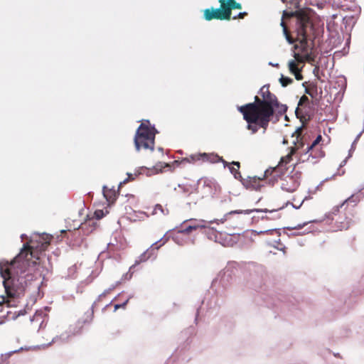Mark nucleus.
Wrapping results in <instances>:
<instances>
[{
  "mask_svg": "<svg viewBox=\"0 0 364 364\" xmlns=\"http://www.w3.org/2000/svg\"><path fill=\"white\" fill-rule=\"evenodd\" d=\"M210 154H208L206 153L203 154H193L188 158H185L182 160V163L184 162H188V163H195L198 161H210Z\"/></svg>",
  "mask_w": 364,
  "mask_h": 364,
  "instance_id": "obj_11",
  "label": "nucleus"
},
{
  "mask_svg": "<svg viewBox=\"0 0 364 364\" xmlns=\"http://www.w3.org/2000/svg\"><path fill=\"white\" fill-rule=\"evenodd\" d=\"M229 170L230 173L234 176V178L236 179H240L242 181V176L239 169L234 168L233 166H229Z\"/></svg>",
  "mask_w": 364,
  "mask_h": 364,
  "instance_id": "obj_22",
  "label": "nucleus"
},
{
  "mask_svg": "<svg viewBox=\"0 0 364 364\" xmlns=\"http://www.w3.org/2000/svg\"><path fill=\"white\" fill-rule=\"evenodd\" d=\"M305 92L306 94L309 95L311 97H314L315 95L317 94L316 89H315L314 91L313 90H310L309 89H306L305 90Z\"/></svg>",
  "mask_w": 364,
  "mask_h": 364,
  "instance_id": "obj_35",
  "label": "nucleus"
},
{
  "mask_svg": "<svg viewBox=\"0 0 364 364\" xmlns=\"http://www.w3.org/2000/svg\"><path fill=\"white\" fill-rule=\"evenodd\" d=\"M25 236H26V235H25L24 234H22L21 237V238H22V239H23V237H24Z\"/></svg>",
  "mask_w": 364,
  "mask_h": 364,
  "instance_id": "obj_54",
  "label": "nucleus"
},
{
  "mask_svg": "<svg viewBox=\"0 0 364 364\" xmlns=\"http://www.w3.org/2000/svg\"><path fill=\"white\" fill-rule=\"evenodd\" d=\"M280 26L282 27L283 28V33L285 36V38L286 40L287 41V42L289 43V44H292L294 43V40L293 38L290 36V35L288 33V31H287V26H285V23L283 21V19L282 20V22L280 23Z\"/></svg>",
  "mask_w": 364,
  "mask_h": 364,
  "instance_id": "obj_18",
  "label": "nucleus"
},
{
  "mask_svg": "<svg viewBox=\"0 0 364 364\" xmlns=\"http://www.w3.org/2000/svg\"><path fill=\"white\" fill-rule=\"evenodd\" d=\"M349 19H350V18H349V17H348V16H345V17L343 18V20H344V21H347L348 20H349Z\"/></svg>",
  "mask_w": 364,
  "mask_h": 364,
  "instance_id": "obj_48",
  "label": "nucleus"
},
{
  "mask_svg": "<svg viewBox=\"0 0 364 364\" xmlns=\"http://www.w3.org/2000/svg\"><path fill=\"white\" fill-rule=\"evenodd\" d=\"M1 298H2V300L0 301V305H1L3 303H6L7 304V306L9 307V306H12L13 304H11V301L7 299L6 300L5 297L4 296H1Z\"/></svg>",
  "mask_w": 364,
  "mask_h": 364,
  "instance_id": "obj_36",
  "label": "nucleus"
},
{
  "mask_svg": "<svg viewBox=\"0 0 364 364\" xmlns=\"http://www.w3.org/2000/svg\"><path fill=\"white\" fill-rule=\"evenodd\" d=\"M300 184L299 176L295 173L292 176H287L282 180L281 188L287 192H294Z\"/></svg>",
  "mask_w": 364,
  "mask_h": 364,
  "instance_id": "obj_8",
  "label": "nucleus"
},
{
  "mask_svg": "<svg viewBox=\"0 0 364 364\" xmlns=\"http://www.w3.org/2000/svg\"><path fill=\"white\" fill-rule=\"evenodd\" d=\"M302 35L303 37L300 41L301 51L302 53V55H301L299 53H295L294 58L298 62H311L313 60V57L311 55V51L308 43L307 38L305 36L304 33H302Z\"/></svg>",
  "mask_w": 364,
  "mask_h": 364,
  "instance_id": "obj_7",
  "label": "nucleus"
},
{
  "mask_svg": "<svg viewBox=\"0 0 364 364\" xmlns=\"http://www.w3.org/2000/svg\"><path fill=\"white\" fill-rule=\"evenodd\" d=\"M300 160H301L302 161H305V159H301V158L300 159Z\"/></svg>",
  "mask_w": 364,
  "mask_h": 364,
  "instance_id": "obj_57",
  "label": "nucleus"
},
{
  "mask_svg": "<svg viewBox=\"0 0 364 364\" xmlns=\"http://www.w3.org/2000/svg\"><path fill=\"white\" fill-rule=\"evenodd\" d=\"M360 200V194H353L349 198L343 201L344 204L346 203H353L356 204Z\"/></svg>",
  "mask_w": 364,
  "mask_h": 364,
  "instance_id": "obj_19",
  "label": "nucleus"
},
{
  "mask_svg": "<svg viewBox=\"0 0 364 364\" xmlns=\"http://www.w3.org/2000/svg\"><path fill=\"white\" fill-rule=\"evenodd\" d=\"M264 233H267V234L276 233L278 237H279V235H280L279 230H277V229H269V230H263V231L257 232V235L264 234Z\"/></svg>",
  "mask_w": 364,
  "mask_h": 364,
  "instance_id": "obj_25",
  "label": "nucleus"
},
{
  "mask_svg": "<svg viewBox=\"0 0 364 364\" xmlns=\"http://www.w3.org/2000/svg\"><path fill=\"white\" fill-rule=\"evenodd\" d=\"M289 68L291 73H293L295 76V78L297 80H301L303 78L302 75L300 73V70L298 69L296 62L293 60L289 62Z\"/></svg>",
  "mask_w": 364,
  "mask_h": 364,
  "instance_id": "obj_16",
  "label": "nucleus"
},
{
  "mask_svg": "<svg viewBox=\"0 0 364 364\" xmlns=\"http://www.w3.org/2000/svg\"><path fill=\"white\" fill-rule=\"evenodd\" d=\"M268 172H269L268 170L265 171L264 175L267 176Z\"/></svg>",
  "mask_w": 364,
  "mask_h": 364,
  "instance_id": "obj_53",
  "label": "nucleus"
},
{
  "mask_svg": "<svg viewBox=\"0 0 364 364\" xmlns=\"http://www.w3.org/2000/svg\"><path fill=\"white\" fill-rule=\"evenodd\" d=\"M23 314H24V313H23V311H21L19 312L18 315H23Z\"/></svg>",
  "mask_w": 364,
  "mask_h": 364,
  "instance_id": "obj_52",
  "label": "nucleus"
},
{
  "mask_svg": "<svg viewBox=\"0 0 364 364\" xmlns=\"http://www.w3.org/2000/svg\"><path fill=\"white\" fill-rule=\"evenodd\" d=\"M149 121L142 122L138 127L134 136V145L136 150L139 151L141 147L145 149H154V140L157 130L154 127L149 126Z\"/></svg>",
  "mask_w": 364,
  "mask_h": 364,
  "instance_id": "obj_3",
  "label": "nucleus"
},
{
  "mask_svg": "<svg viewBox=\"0 0 364 364\" xmlns=\"http://www.w3.org/2000/svg\"><path fill=\"white\" fill-rule=\"evenodd\" d=\"M129 181L128 178L124 179L123 181H121L119 185V188H120L123 184H125L127 182Z\"/></svg>",
  "mask_w": 364,
  "mask_h": 364,
  "instance_id": "obj_43",
  "label": "nucleus"
},
{
  "mask_svg": "<svg viewBox=\"0 0 364 364\" xmlns=\"http://www.w3.org/2000/svg\"><path fill=\"white\" fill-rule=\"evenodd\" d=\"M321 140V136L318 135L316 139L313 141L311 146H309L304 151V155H306L311 149H313L316 144H318Z\"/></svg>",
  "mask_w": 364,
  "mask_h": 364,
  "instance_id": "obj_23",
  "label": "nucleus"
},
{
  "mask_svg": "<svg viewBox=\"0 0 364 364\" xmlns=\"http://www.w3.org/2000/svg\"><path fill=\"white\" fill-rule=\"evenodd\" d=\"M158 210L161 212L164 215H168V210H164L163 208V207L161 205H159V204H156L155 205V207L154 208L153 214H156Z\"/></svg>",
  "mask_w": 364,
  "mask_h": 364,
  "instance_id": "obj_24",
  "label": "nucleus"
},
{
  "mask_svg": "<svg viewBox=\"0 0 364 364\" xmlns=\"http://www.w3.org/2000/svg\"><path fill=\"white\" fill-rule=\"evenodd\" d=\"M277 107L278 108V114H283L287 110V106L286 105H280L279 103V107Z\"/></svg>",
  "mask_w": 364,
  "mask_h": 364,
  "instance_id": "obj_28",
  "label": "nucleus"
},
{
  "mask_svg": "<svg viewBox=\"0 0 364 364\" xmlns=\"http://www.w3.org/2000/svg\"><path fill=\"white\" fill-rule=\"evenodd\" d=\"M295 144V147L291 148L290 152L284 157H282L280 160V162L279 163V166H283L284 165L287 164L291 160L292 155L296 152V150L299 149L300 148L303 147L304 143H298V144Z\"/></svg>",
  "mask_w": 364,
  "mask_h": 364,
  "instance_id": "obj_12",
  "label": "nucleus"
},
{
  "mask_svg": "<svg viewBox=\"0 0 364 364\" xmlns=\"http://www.w3.org/2000/svg\"><path fill=\"white\" fill-rule=\"evenodd\" d=\"M103 195L109 203H114L117 198L115 191L108 188L106 186H103Z\"/></svg>",
  "mask_w": 364,
  "mask_h": 364,
  "instance_id": "obj_14",
  "label": "nucleus"
},
{
  "mask_svg": "<svg viewBox=\"0 0 364 364\" xmlns=\"http://www.w3.org/2000/svg\"><path fill=\"white\" fill-rule=\"evenodd\" d=\"M269 65H272V66H275V67H278V66H279V64H278V63H275V64H274V63H271V62L269 63Z\"/></svg>",
  "mask_w": 364,
  "mask_h": 364,
  "instance_id": "obj_47",
  "label": "nucleus"
},
{
  "mask_svg": "<svg viewBox=\"0 0 364 364\" xmlns=\"http://www.w3.org/2000/svg\"><path fill=\"white\" fill-rule=\"evenodd\" d=\"M172 240L178 245H183V240L178 237L177 235H173L171 237Z\"/></svg>",
  "mask_w": 364,
  "mask_h": 364,
  "instance_id": "obj_33",
  "label": "nucleus"
},
{
  "mask_svg": "<svg viewBox=\"0 0 364 364\" xmlns=\"http://www.w3.org/2000/svg\"><path fill=\"white\" fill-rule=\"evenodd\" d=\"M178 187L181 188L183 193H188V195H191L193 193V188L190 186H181L178 185Z\"/></svg>",
  "mask_w": 364,
  "mask_h": 364,
  "instance_id": "obj_26",
  "label": "nucleus"
},
{
  "mask_svg": "<svg viewBox=\"0 0 364 364\" xmlns=\"http://www.w3.org/2000/svg\"><path fill=\"white\" fill-rule=\"evenodd\" d=\"M232 271L230 268L227 267L219 272L215 279L212 282V287H215L218 284L225 288L232 279Z\"/></svg>",
  "mask_w": 364,
  "mask_h": 364,
  "instance_id": "obj_9",
  "label": "nucleus"
},
{
  "mask_svg": "<svg viewBox=\"0 0 364 364\" xmlns=\"http://www.w3.org/2000/svg\"><path fill=\"white\" fill-rule=\"evenodd\" d=\"M169 238H170V237H166V235H164V236L163 237H161L159 241H157V243L159 242H162V243L159 246L155 245L154 246L155 250H157L158 249H159L160 247H161L162 245H164L165 243H166L168 242Z\"/></svg>",
  "mask_w": 364,
  "mask_h": 364,
  "instance_id": "obj_27",
  "label": "nucleus"
},
{
  "mask_svg": "<svg viewBox=\"0 0 364 364\" xmlns=\"http://www.w3.org/2000/svg\"><path fill=\"white\" fill-rule=\"evenodd\" d=\"M128 301H129V299L126 300L124 303H122L121 304H116L114 306V309H119V308H124L127 305Z\"/></svg>",
  "mask_w": 364,
  "mask_h": 364,
  "instance_id": "obj_39",
  "label": "nucleus"
},
{
  "mask_svg": "<svg viewBox=\"0 0 364 364\" xmlns=\"http://www.w3.org/2000/svg\"><path fill=\"white\" fill-rule=\"evenodd\" d=\"M285 120H287V121L289 120V118L287 115L285 116Z\"/></svg>",
  "mask_w": 364,
  "mask_h": 364,
  "instance_id": "obj_55",
  "label": "nucleus"
},
{
  "mask_svg": "<svg viewBox=\"0 0 364 364\" xmlns=\"http://www.w3.org/2000/svg\"><path fill=\"white\" fill-rule=\"evenodd\" d=\"M310 222H307V223H304L303 224H299L297 225L296 226H294V227H291V228H288L289 229H291V230H300L302 228H304L306 225H307L308 223H309Z\"/></svg>",
  "mask_w": 364,
  "mask_h": 364,
  "instance_id": "obj_34",
  "label": "nucleus"
},
{
  "mask_svg": "<svg viewBox=\"0 0 364 364\" xmlns=\"http://www.w3.org/2000/svg\"><path fill=\"white\" fill-rule=\"evenodd\" d=\"M273 211L274 210L269 211L267 209H264V210L263 209H247V210H232V211L228 213L221 219H215L213 220L207 221V220H196V219L191 218L189 220H186L183 222V223H186L187 222H191V224L188 226H187L186 228H185L183 230H179L178 231V233H183V234L188 235L192 230H198L200 228H208V224H211L213 223H217V224L223 223L228 220V217L232 214L243 213V214L247 215L252 212H265V213H267V212H273Z\"/></svg>",
  "mask_w": 364,
  "mask_h": 364,
  "instance_id": "obj_4",
  "label": "nucleus"
},
{
  "mask_svg": "<svg viewBox=\"0 0 364 364\" xmlns=\"http://www.w3.org/2000/svg\"><path fill=\"white\" fill-rule=\"evenodd\" d=\"M279 82L282 87H287L288 85H290L293 82V79L282 75L281 77L279 78Z\"/></svg>",
  "mask_w": 364,
  "mask_h": 364,
  "instance_id": "obj_20",
  "label": "nucleus"
},
{
  "mask_svg": "<svg viewBox=\"0 0 364 364\" xmlns=\"http://www.w3.org/2000/svg\"><path fill=\"white\" fill-rule=\"evenodd\" d=\"M38 240H30L23 245L20 253L10 262L0 261V276L3 279V286L8 297H14L16 294L23 291L33 276L26 274L27 269L32 264L36 265L40 259L39 254L46 251L50 244L48 235L44 234L38 236Z\"/></svg>",
  "mask_w": 364,
  "mask_h": 364,
  "instance_id": "obj_1",
  "label": "nucleus"
},
{
  "mask_svg": "<svg viewBox=\"0 0 364 364\" xmlns=\"http://www.w3.org/2000/svg\"><path fill=\"white\" fill-rule=\"evenodd\" d=\"M359 136H360V134H358V135L357 136V138H356V139L354 140V141L353 142V144H352V145H351V148H350V151H349V156H350V153H351V152L355 149V145L356 141H357L358 139L359 138Z\"/></svg>",
  "mask_w": 364,
  "mask_h": 364,
  "instance_id": "obj_37",
  "label": "nucleus"
},
{
  "mask_svg": "<svg viewBox=\"0 0 364 364\" xmlns=\"http://www.w3.org/2000/svg\"><path fill=\"white\" fill-rule=\"evenodd\" d=\"M277 249H279V250H282V251H284L285 247H284L283 248H279V247H277Z\"/></svg>",
  "mask_w": 364,
  "mask_h": 364,
  "instance_id": "obj_51",
  "label": "nucleus"
},
{
  "mask_svg": "<svg viewBox=\"0 0 364 364\" xmlns=\"http://www.w3.org/2000/svg\"><path fill=\"white\" fill-rule=\"evenodd\" d=\"M267 90H269V86H267V85H264L260 89L259 94L262 97V99L264 98V97H266L267 95V92H266Z\"/></svg>",
  "mask_w": 364,
  "mask_h": 364,
  "instance_id": "obj_29",
  "label": "nucleus"
},
{
  "mask_svg": "<svg viewBox=\"0 0 364 364\" xmlns=\"http://www.w3.org/2000/svg\"><path fill=\"white\" fill-rule=\"evenodd\" d=\"M260 180V178H257V177H249L247 179H243L242 181V184L247 188H252L257 190L259 187V185L257 184V181Z\"/></svg>",
  "mask_w": 364,
  "mask_h": 364,
  "instance_id": "obj_15",
  "label": "nucleus"
},
{
  "mask_svg": "<svg viewBox=\"0 0 364 364\" xmlns=\"http://www.w3.org/2000/svg\"><path fill=\"white\" fill-rule=\"evenodd\" d=\"M114 289V286H113L107 289H105L101 294L99 295L98 301L100 300L102 297L105 296L107 294H108Z\"/></svg>",
  "mask_w": 364,
  "mask_h": 364,
  "instance_id": "obj_30",
  "label": "nucleus"
},
{
  "mask_svg": "<svg viewBox=\"0 0 364 364\" xmlns=\"http://www.w3.org/2000/svg\"><path fill=\"white\" fill-rule=\"evenodd\" d=\"M304 199L301 201V203L299 205H294L292 203H291V205L293 206L294 208L299 209L301 207V205H302V203H304Z\"/></svg>",
  "mask_w": 364,
  "mask_h": 364,
  "instance_id": "obj_42",
  "label": "nucleus"
},
{
  "mask_svg": "<svg viewBox=\"0 0 364 364\" xmlns=\"http://www.w3.org/2000/svg\"><path fill=\"white\" fill-rule=\"evenodd\" d=\"M230 164L237 166V169L240 168V162H238V161H232Z\"/></svg>",
  "mask_w": 364,
  "mask_h": 364,
  "instance_id": "obj_41",
  "label": "nucleus"
},
{
  "mask_svg": "<svg viewBox=\"0 0 364 364\" xmlns=\"http://www.w3.org/2000/svg\"><path fill=\"white\" fill-rule=\"evenodd\" d=\"M267 95L263 99L255 97V102L246 104L238 108L243 114L244 119L247 122V129L255 134L259 127L263 128V133H265L271 117L274 114L275 107H279V102L277 97L271 93L269 90L266 91Z\"/></svg>",
  "mask_w": 364,
  "mask_h": 364,
  "instance_id": "obj_2",
  "label": "nucleus"
},
{
  "mask_svg": "<svg viewBox=\"0 0 364 364\" xmlns=\"http://www.w3.org/2000/svg\"><path fill=\"white\" fill-rule=\"evenodd\" d=\"M127 176H128L127 178L129 179V181L134 179V178L132 177V174L127 173Z\"/></svg>",
  "mask_w": 364,
  "mask_h": 364,
  "instance_id": "obj_45",
  "label": "nucleus"
},
{
  "mask_svg": "<svg viewBox=\"0 0 364 364\" xmlns=\"http://www.w3.org/2000/svg\"><path fill=\"white\" fill-rule=\"evenodd\" d=\"M302 127H299L296 129V132L299 135L301 132Z\"/></svg>",
  "mask_w": 364,
  "mask_h": 364,
  "instance_id": "obj_46",
  "label": "nucleus"
},
{
  "mask_svg": "<svg viewBox=\"0 0 364 364\" xmlns=\"http://www.w3.org/2000/svg\"><path fill=\"white\" fill-rule=\"evenodd\" d=\"M158 151H160V152H161V153H163V148H161V147H159V148H158Z\"/></svg>",
  "mask_w": 364,
  "mask_h": 364,
  "instance_id": "obj_49",
  "label": "nucleus"
},
{
  "mask_svg": "<svg viewBox=\"0 0 364 364\" xmlns=\"http://www.w3.org/2000/svg\"><path fill=\"white\" fill-rule=\"evenodd\" d=\"M95 216L97 219H101L104 216L103 210H97L95 211Z\"/></svg>",
  "mask_w": 364,
  "mask_h": 364,
  "instance_id": "obj_32",
  "label": "nucleus"
},
{
  "mask_svg": "<svg viewBox=\"0 0 364 364\" xmlns=\"http://www.w3.org/2000/svg\"><path fill=\"white\" fill-rule=\"evenodd\" d=\"M232 12L225 11L221 6L218 9H206L204 10V18L207 21L212 19L230 20Z\"/></svg>",
  "mask_w": 364,
  "mask_h": 364,
  "instance_id": "obj_6",
  "label": "nucleus"
},
{
  "mask_svg": "<svg viewBox=\"0 0 364 364\" xmlns=\"http://www.w3.org/2000/svg\"><path fill=\"white\" fill-rule=\"evenodd\" d=\"M363 188H364V186H362L360 188H359V189H358V193H360V192L361 191V190H362V189H363Z\"/></svg>",
  "mask_w": 364,
  "mask_h": 364,
  "instance_id": "obj_50",
  "label": "nucleus"
},
{
  "mask_svg": "<svg viewBox=\"0 0 364 364\" xmlns=\"http://www.w3.org/2000/svg\"><path fill=\"white\" fill-rule=\"evenodd\" d=\"M157 242L152 244V245L150 247V248L147 249L145 252H144L138 258V259L136 260L134 265H136L139 264L140 262H146L148 259L151 258L152 256L156 257V253H155V247L154 246L156 245Z\"/></svg>",
  "mask_w": 364,
  "mask_h": 364,
  "instance_id": "obj_10",
  "label": "nucleus"
},
{
  "mask_svg": "<svg viewBox=\"0 0 364 364\" xmlns=\"http://www.w3.org/2000/svg\"><path fill=\"white\" fill-rule=\"evenodd\" d=\"M296 114H297L298 112V108H296V111H295Z\"/></svg>",
  "mask_w": 364,
  "mask_h": 364,
  "instance_id": "obj_56",
  "label": "nucleus"
},
{
  "mask_svg": "<svg viewBox=\"0 0 364 364\" xmlns=\"http://www.w3.org/2000/svg\"><path fill=\"white\" fill-rule=\"evenodd\" d=\"M307 102H309V98H308L306 96L303 95V96L300 98V100H299V101L298 106H301V105H303L304 103H307Z\"/></svg>",
  "mask_w": 364,
  "mask_h": 364,
  "instance_id": "obj_31",
  "label": "nucleus"
},
{
  "mask_svg": "<svg viewBox=\"0 0 364 364\" xmlns=\"http://www.w3.org/2000/svg\"><path fill=\"white\" fill-rule=\"evenodd\" d=\"M210 161L211 162H222L224 167L230 166V164L225 161L222 157L218 155L210 154Z\"/></svg>",
  "mask_w": 364,
  "mask_h": 364,
  "instance_id": "obj_17",
  "label": "nucleus"
},
{
  "mask_svg": "<svg viewBox=\"0 0 364 364\" xmlns=\"http://www.w3.org/2000/svg\"><path fill=\"white\" fill-rule=\"evenodd\" d=\"M221 7L225 9V11L231 12L232 9H241L242 6L240 3L235 1V0H219Z\"/></svg>",
  "mask_w": 364,
  "mask_h": 364,
  "instance_id": "obj_13",
  "label": "nucleus"
},
{
  "mask_svg": "<svg viewBox=\"0 0 364 364\" xmlns=\"http://www.w3.org/2000/svg\"><path fill=\"white\" fill-rule=\"evenodd\" d=\"M140 215H141V216L140 217V219H143L144 217H147V215H146V213H144V212L140 213Z\"/></svg>",
  "mask_w": 364,
  "mask_h": 364,
  "instance_id": "obj_44",
  "label": "nucleus"
},
{
  "mask_svg": "<svg viewBox=\"0 0 364 364\" xmlns=\"http://www.w3.org/2000/svg\"><path fill=\"white\" fill-rule=\"evenodd\" d=\"M247 15L245 11L240 12L237 16H235L232 17L233 19H236L237 18H243Z\"/></svg>",
  "mask_w": 364,
  "mask_h": 364,
  "instance_id": "obj_38",
  "label": "nucleus"
},
{
  "mask_svg": "<svg viewBox=\"0 0 364 364\" xmlns=\"http://www.w3.org/2000/svg\"><path fill=\"white\" fill-rule=\"evenodd\" d=\"M23 349V348H22V347H21V348H19V349H18V350H13V351H10V352L8 353V355H9V356H11L13 353H17V352H19V351L22 350Z\"/></svg>",
  "mask_w": 364,
  "mask_h": 364,
  "instance_id": "obj_40",
  "label": "nucleus"
},
{
  "mask_svg": "<svg viewBox=\"0 0 364 364\" xmlns=\"http://www.w3.org/2000/svg\"><path fill=\"white\" fill-rule=\"evenodd\" d=\"M85 321H77L75 324L70 325L69 328L65 333H63L60 336H56L54 337L51 342L48 344L42 345L41 346L45 348L46 347L50 346L52 343L60 342L61 343H65L68 342L72 337L80 334L83 328Z\"/></svg>",
  "mask_w": 364,
  "mask_h": 364,
  "instance_id": "obj_5",
  "label": "nucleus"
},
{
  "mask_svg": "<svg viewBox=\"0 0 364 364\" xmlns=\"http://www.w3.org/2000/svg\"><path fill=\"white\" fill-rule=\"evenodd\" d=\"M343 205H344V203H341V205H336V206H334V207L332 208V210H331V212H329L328 213H326V218H328V219H331V218H331V215H335V214H336V213L339 211V209H340V208H341Z\"/></svg>",
  "mask_w": 364,
  "mask_h": 364,
  "instance_id": "obj_21",
  "label": "nucleus"
}]
</instances>
